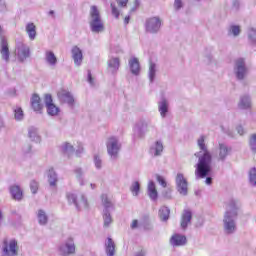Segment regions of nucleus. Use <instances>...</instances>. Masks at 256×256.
<instances>
[{
    "instance_id": "e433bc0d",
    "label": "nucleus",
    "mask_w": 256,
    "mask_h": 256,
    "mask_svg": "<svg viewBox=\"0 0 256 256\" xmlns=\"http://www.w3.org/2000/svg\"><path fill=\"white\" fill-rule=\"evenodd\" d=\"M130 191L134 197L139 196V192L141 191V184L139 181H135L131 184Z\"/></svg>"
},
{
    "instance_id": "b1692460",
    "label": "nucleus",
    "mask_w": 256,
    "mask_h": 256,
    "mask_svg": "<svg viewBox=\"0 0 256 256\" xmlns=\"http://www.w3.org/2000/svg\"><path fill=\"white\" fill-rule=\"evenodd\" d=\"M9 191L15 201H21L23 199V190H21L19 185L10 186Z\"/></svg>"
},
{
    "instance_id": "13d9d810",
    "label": "nucleus",
    "mask_w": 256,
    "mask_h": 256,
    "mask_svg": "<svg viewBox=\"0 0 256 256\" xmlns=\"http://www.w3.org/2000/svg\"><path fill=\"white\" fill-rule=\"evenodd\" d=\"M236 131H237L238 135L242 136L245 133V128H243L241 125H238L236 127Z\"/></svg>"
},
{
    "instance_id": "4be33fe9",
    "label": "nucleus",
    "mask_w": 256,
    "mask_h": 256,
    "mask_svg": "<svg viewBox=\"0 0 256 256\" xmlns=\"http://www.w3.org/2000/svg\"><path fill=\"white\" fill-rule=\"evenodd\" d=\"M47 179L50 187H52V189H56L57 183H59V176H57V172H55V169L50 168L47 171Z\"/></svg>"
},
{
    "instance_id": "3c124183",
    "label": "nucleus",
    "mask_w": 256,
    "mask_h": 256,
    "mask_svg": "<svg viewBox=\"0 0 256 256\" xmlns=\"http://www.w3.org/2000/svg\"><path fill=\"white\" fill-rule=\"evenodd\" d=\"M156 179H157L159 185H161V187H164V188L167 187V181H165V178H163V176L157 174Z\"/></svg>"
},
{
    "instance_id": "5701e85b",
    "label": "nucleus",
    "mask_w": 256,
    "mask_h": 256,
    "mask_svg": "<svg viewBox=\"0 0 256 256\" xmlns=\"http://www.w3.org/2000/svg\"><path fill=\"white\" fill-rule=\"evenodd\" d=\"M147 193L151 201H157L159 193L157 192V187L155 186V182H153V180L148 182Z\"/></svg>"
},
{
    "instance_id": "4c0bfd02",
    "label": "nucleus",
    "mask_w": 256,
    "mask_h": 256,
    "mask_svg": "<svg viewBox=\"0 0 256 256\" xmlns=\"http://www.w3.org/2000/svg\"><path fill=\"white\" fill-rule=\"evenodd\" d=\"M61 149H62V152L65 153L66 155H71V153H74L75 151V148L69 142L63 143L61 146Z\"/></svg>"
},
{
    "instance_id": "bb28decb",
    "label": "nucleus",
    "mask_w": 256,
    "mask_h": 256,
    "mask_svg": "<svg viewBox=\"0 0 256 256\" xmlns=\"http://www.w3.org/2000/svg\"><path fill=\"white\" fill-rule=\"evenodd\" d=\"M121 65V62L119 58H111L108 60V68L110 69L112 74L117 73L119 71V67Z\"/></svg>"
},
{
    "instance_id": "cd10ccee",
    "label": "nucleus",
    "mask_w": 256,
    "mask_h": 256,
    "mask_svg": "<svg viewBox=\"0 0 256 256\" xmlns=\"http://www.w3.org/2000/svg\"><path fill=\"white\" fill-rule=\"evenodd\" d=\"M26 33L31 41H35V37H37V27L34 23H28L26 25Z\"/></svg>"
},
{
    "instance_id": "680f3d73",
    "label": "nucleus",
    "mask_w": 256,
    "mask_h": 256,
    "mask_svg": "<svg viewBox=\"0 0 256 256\" xmlns=\"http://www.w3.org/2000/svg\"><path fill=\"white\" fill-rule=\"evenodd\" d=\"M5 221V215L3 214V210L0 209V225H3Z\"/></svg>"
},
{
    "instance_id": "f3484780",
    "label": "nucleus",
    "mask_w": 256,
    "mask_h": 256,
    "mask_svg": "<svg viewBox=\"0 0 256 256\" xmlns=\"http://www.w3.org/2000/svg\"><path fill=\"white\" fill-rule=\"evenodd\" d=\"M71 54L76 67H81V63H83V51H81L78 46H74L71 50Z\"/></svg>"
},
{
    "instance_id": "f03ea898",
    "label": "nucleus",
    "mask_w": 256,
    "mask_h": 256,
    "mask_svg": "<svg viewBox=\"0 0 256 256\" xmlns=\"http://www.w3.org/2000/svg\"><path fill=\"white\" fill-rule=\"evenodd\" d=\"M226 211L223 218V229L225 235L237 233V217H239V202L230 199L226 202Z\"/></svg>"
},
{
    "instance_id": "f257e3e1",
    "label": "nucleus",
    "mask_w": 256,
    "mask_h": 256,
    "mask_svg": "<svg viewBox=\"0 0 256 256\" xmlns=\"http://www.w3.org/2000/svg\"><path fill=\"white\" fill-rule=\"evenodd\" d=\"M197 145L200 149L194 155L198 159L196 164L195 175L197 179H205L211 173V165L213 163V155L205 144V136H200L197 140Z\"/></svg>"
},
{
    "instance_id": "49530a36",
    "label": "nucleus",
    "mask_w": 256,
    "mask_h": 256,
    "mask_svg": "<svg viewBox=\"0 0 256 256\" xmlns=\"http://www.w3.org/2000/svg\"><path fill=\"white\" fill-rule=\"evenodd\" d=\"M94 165L96 169H103V159L99 156V154L94 155Z\"/></svg>"
},
{
    "instance_id": "4d7b16f0",
    "label": "nucleus",
    "mask_w": 256,
    "mask_h": 256,
    "mask_svg": "<svg viewBox=\"0 0 256 256\" xmlns=\"http://www.w3.org/2000/svg\"><path fill=\"white\" fill-rule=\"evenodd\" d=\"M88 83H90V85H95V80L93 79V76L91 75V70H88Z\"/></svg>"
},
{
    "instance_id": "6e6552de",
    "label": "nucleus",
    "mask_w": 256,
    "mask_h": 256,
    "mask_svg": "<svg viewBox=\"0 0 256 256\" xmlns=\"http://www.w3.org/2000/svg\"><path fill=\"white\" fill-rule=\"evenodd\" d=\"M16 56L18 57V61L23 63L25 60L31 57V49L27 44L18 42L16 44Z\"/></svg>"
},
{
    "instance_id": "09e8293b",
    "label": "nucleus",
    "mask_w": 256,
    "mask_h": 256,
    "mask_svg": "<svg viewBox=\"0 0 256 256\" xmlns=\"http://www.w3.org/2000/svg\"><path fill=\"white\" fill-rule=\"evenodd\" d=\"M110 7H111L112 15L115 17V19H119L120 12L117 6L115 5V3H111Z\"/></svg>"
},
{
    "instance_id": "ea45409f",
    "label": "nucleus",
    "mask_w": 256,
    "mask_h": 256,
    "mask_svg": "<svg viewBox=\"0 0 256 256\" xmlns=\"http://www.w3.org/2000/svg\"><path fill=\"white\" fill-rule=\"evenodd\" d=\"M25 114L23 113V109L21 107L14 108V118L16 121H23Z\"/></svg>"
},
{
    "instance_id": "69168bd1",
    "label": "nucleus",
    "mask_w": 256,
    "mask_h": 256,
    "mask_svg": "<svg viewBox=\"0 0 256 256\" xmlns=\"http://www.w3.org/2000/svg\"><path fill=\"white\" fill-rule=\"evenodd\" d=\"M130 19H131L130 16H126V17L124 18V23H125V25H129Z\"/></svg>"
},
{
    "instance_id": "e2e57ef3",
    "label": "nucleus",
    "mask_w": 256,
    "mask_h": 256,
    "mask_svg": "<svg viewBox=\"0 0 256 256\" xmlns=\"http://www.w3.org/2000/svg\"><path fill=\"white\" fill-rule=\"evenodd\" d=\"M24 153H31V145H26L23 148Z\"/></svg>"
},
{
    "instance_id": "f704fd0d",
    "label": "nucleus",
    "mask_w": 256,
    "mask_h": 256,
    "mask_svg": "<svg viewBox=\"0 0 256 256\" xmlns=\"http://www.w3.org/2000/svg\"><path fill=\"white\" fill-rule=\"evenodd\" d=\"M28 135L31 141H35V143H39L41 141V137L39 136V132L37 128L35 127H30L28 129Z\"/></svg>"
},
{
    "instance_id": "a878e982",
    "label": "nucleus",
    "mask_w": 256,
    "mask_h": 256,
    "mask_svg": "<svg viewBox=\"0 0 256 256\" xmlns=\"http://www.w3.org/2000/svg\"><path fill=\"white\" fill-rule=\"evenodd\" d=\"M105 251L107 256H115V242L112 238L105 241Z\"/></svg>"
},
{
    "instance_id": "ddd939ff",
    "label": "nucleus",
    "mask_w": 256,
    "mask_h": 256,
    "mask_svg": "<svg viewBox=\"0 0 256 256\" xmlns=\"http://www.w3.org/2000/svg\"><path fill=\"white\" fill-rule=\"evenodd\" d=\"M44 102L46 105L48 115H50L51 117H55V116L59 115V111H60L59 107H57L53 103V97L51 96V94L45 95Z\"/></svg>"
},
{
    "instance_id": "0eeeda50",
    "label": "nucleus",
    "mask_w": 256,
    "mask_h": 256,
    "mask_svg": "<svg viewBox=\"0 0 256 256\" xmlns=\"http://www.w3.org/2000/svg\"><path fill=\"white\" fill-rule=\"evenodd\" d=\"M175 183L178 193L183 195V197L187 196V193H189V182H187V178L183 173H178L176 175Z\"/></svg>"
},
{
    "instance_id": "a18cd8bd",
    "label": "nucleus",
    "mask_w": 256,
    "mask_h": 256,
    "mask_svg": "<svg viewBox=\"0 0 256 256\" xmlns=\"http://www.w3.org/2000/svg\"><path fill=\"white\" fill-rule=\"evenodd\" d=\"M74 174H75L76 178L78 179L80 185H85V183H83V169L82 168L74 169Z\"/></svg>"
},
{
    "instance_id": "c03bdc74",
    "label": "nucleus",
    "mask_w": 256,
    "mask_h": 256,
    "mask_svg": "<svg viewBox=\"0 0 256 256\" xmlns=\"http://www.w3.org/2000/svg\"><path fill=\"white\" fill-rule=\"evenodd\" d=\"M249 147H250L251 151L256 153V133L250 135Z\"/></svg>"
},
{
    "instance_id": "473e14b6",
    "label": "nucleus",
    "mask_w": 256,
    "mask_h": 256,
    "mask_svg": "<svg viewBox=\"0 0 256 256\" xmlns=\"http://www.w3.org/2000/svg\"><path fill=\"white\" fill-rule=\"evenodd\" d=\"M37 219L39 225H46L49 222V216H47V212L43 209L38 210Z\"/></svg>"
},
{
    "instance_id": "774afa93",
    "label": "nucleus",
    "mask_w": 256,
    "mask_h": 256,
    "mask_svg": "<svg viewBox=\"0 0 256 256\" xmlns=\"http://www.w3.org/2000/svg\"><path fill=\"white\" fill-rule=\"evenodd\" d=\"M49 15L54 16L55 15V11H53V10L49 11Z\"/></svg>"
},
{
    "instance_id": "a19ab883",
    "label": "nucleus",
    "mask_w": 256,
    "mask_h": 256,
    "mask_svg": "<svg viewBox=\"0 0 256 256\" xmlns=\"http://www.w3.org/2000/svg\"><path fill=\"white\" fill-rule=\"evenodd\" d=\"M248 40L252 45H256V29L255 28L248 29Z\"/></svg>"
},
{
    "instance_id": "9d476101",
    "label": "nucleus",
    "mask_w": 256,
    "mask_h": 256,
    "mask_svg": "<svg viewBox=\"0 0 256 256\" xmlns=\"http://www.w3.org/2000/svg\"><path fill=\"white\" fill-rule=\"evenodd\" d=\"M2 253L4 256H16L17 255V241L16 240H3Z\"/></svg>"
},
{
    "instance_id": "603ef678",
    "label": "nucleus",
    "mask_w": 256,
    "mask_h": 256,
    "mask_svg": "<svg viewBox=\"0 0 256 256\" xmlns=\"http://www.w3.org/2000/svg\"><path fill=\"white\" fill-rule=\"evenodd\" d=\"M171 193H173V190L171 188H167L163 191L162 195L165 197V199H171Z\"/></svg>"
},
{
    "instance_id": "1a4fd4ad",
    "label": "nucleus",
    "mask_w": 256,
    "mask_h": 256,
    "mask_svg": "<svg viewBox=\"0 0 256 256\" xmlns=\"http://www.w3.org/2000/svg\"><path fill=\"white\" fill-rule=\"evenodd\" d=\"M59 253L62 256H69L75 253V240L69 237L59 246Z\"/></svg>"
},
{
    "instance_id": "4468645a",
    "label": "nucleus",
    "mask_w": 256,
    "mask_h": 256,
    "mask_svg": "<svg viewBox=\"0 0 256 256\" xmlns=\"http://www.w3.org/2000/svg\"><path fill=\"white\" fill-rule=\"evenodd\" d=\"M232 151L233 149L231 148V146H228L225 143H219L217 161H221V163H225V161H227V157L231 155Z\"/></svg>"
},
{
    "instance_id": "72a5a7b5",
    "label": "nucleus",
    "mask_w": 256,
    "mask_h": 256,
    "mask_svg": "<svg viewBox=\"0 0 256 256\" xmlns=\"http://www.w3.org/2000/svg\"><path fill=\"white\" fill-rule=\"evenodd\" d=\"M156 75H157V64H155L154 62H150L149 71H148V77H149L150 83H153V81H155Z\"/></svg>"
},
{
    "instance_id": "20e7f679",
    "label": "nucleus",
    "mask_w": 256,
    "mask_h": 256,
    "mask_svg": "<svg viewBox=\"0 0 256 256\" xmlns=\"http://www.w3.org/2000/svg\"><path fill=\"white\" fill-rule=\"evenodd\" d=\"M249 73V69H247V64L245 63V59L238 58L234 62V75L238 81H243L245 77H247Z\"/></svg>"
},
{
    "instance_id": "c9c22d12",
    "label": "nucleus",
    "mask_w": 256,
    "mask_h": 256,
    "mask_svg": "<svg viewBox=\"0 0 256 256\" xmlns=\"http://www.w3.org/2000/svg\"><path fill=\"white\" fill-rule=\"evenodd\" d=\"M170 214H171V210L166 206L161 207L159 209V217H160L161 221H168Z\"/></svg>"
},
{
    "instance_id": "393cba45",
    "label": "nucleus",
    "mask_w": 256,
    "mask_h": 256,
    "mask_svg": "<svg viewBox=\"0 0 256 256\" xmlns=\"http://www.w3.org/2000/svg\"><path fill=\"white\" fill-rule=\"evenodd\" d=\"M193 218V214L189 210H184L182 217H181V228L187 229L189 223H191V219Z\"/></svg>"
},
{
    "instance_id": "7c9ffc66",
    "label": "nucleus",
    "mask_w": 256,
    "mask_h": 256,
    "mask_svg": "<svg viewBox=\"0 0 256 256\" xmlns=\"http://www.w3.org/2000/svg\"><path fill=\"white\" fill-rule=\"evenodd\" d=\"M101 200H102V205L104 207L103 212H111V209H113V202L109 200V197L107 196V194H103L101 196Z\"/></svg>"
},
{
    "instance_id": "dca6fc26",
    "label": "nucleus",
    "mask_w": 256,
    "mask_h": 256,
    "mask_svg": "<svg viewBox=\"0 0 256 256\" xmlns=\"http://www.w3.org/2000/svg\"><path fill=\"white\" fill-rule=\"evenodd\" d=\"M129 69L132 75H135L136 77L140 75L141 73V64L139 63V58L132 57L128 61Z\"/></svg>"
},
{
    "instance_id": "39448f33",
    "label": "nucleus",
    "mask_w": 256,
    "mask_h": 256,
    "mask_svg": "<svg viewBox=\"0 0 256 256\" xmlns=\"http://www.w3.org/2000/svg\"><path fill=\"white\" fill-rule=\"evenodd\" d=\"M68 203L75 205L76 209H87L89 207V203L87 202V198L83 194L77 195L75 193L67 194Z\"/></svg>"
},
{
    "instance_id": "6ab92c4d",
    "label": "nucleus",
    "mask_w": 256,
    "mask_h": 256,
    "mask_svg": "<svg viewBox=\"0 0 256 256\" xmlns=\"http://www.w3.org/2000/svg\"><path fill=\"white\" fill-rule=\"evenodd\" d=\"M158 111L162 119L167 117V113H169V100H167V98H161V100L158 102Z\"/></svg>"
},
{
    "instance_id": "2eb2a0df",
    "label": "nucleus",
    "mask_w": 256,
    "mask_h": 256,
    "mask_svg": "<svg viewBox=\"0 0 256 256\" xmlns=\"http://www.w3.org/2000/svg\"><path fill=\"white\" fill-rule=\"evenodd\" d=\"M160 29H161V20L159 18L152 17L146 21L147 33H158Z\"/></svg>"
},
{
    "instance_id": "052dcab7",
    "label": "nucleus",
    "mask_w": 256,
    "mask_h": 256,
    "mask_svg": "<svg viewBox=\"0 0 256 256\" xmlns=\"http://www.w3.org/2000/svg\"><path fill=\"white\" fill-rule=\"evenodd\" d=\"M130 227H131V229H137V227H139V221L133 220Z\"/></svg>"
},
{
    "instance_id": "79ce46f5",
    "label": "nucleus",
    "mask_w": 256,
    "mask_h": 256,
    "mask_svg": "<svg viewBox=\"0 0 256 256\" xmlns=\"http://www.w3.org/2000/svg\"><path fill=\"white\" fill-rule=\"evenodd\" d=\"M104 227H109L113 223L111 212H103Z\"/></svg>"
},
{
    "instance_id": "aec40b11",
    "label": "nucleus",
    "mask_w": 256,
    "mask_h": 256,
    "mask_svg": "<svg viewBox=\"0 0 256 256\" xmlns=\"http://www.w3.org/2000/svg\"><path fill=\"white\" fill-rule=\"evenodd\" d=\"M163 142L161 140H157L151 147L149 150L150 155H152L153 157H161L162 153H163Z\"/></svg>"
},
{
    "instance_id": "c756f323",
    "label": "nucleus",
    "mask_w": 256,
    "mask_h": 256,
    "mask_svg": "<svg viewBox=\"0 0 256 256\" xmlns=\"http://www.w3.org/2000/svg\"><path fill=\"white\" fill-rule=\"evenodd\" d=\"M45 61L51 67H55L57 65V56H55V53H53V51H46L45 52Z\"/></svg>"
},
{
    "instance_id": "8fccbe9b",
    "label": "nucleus",
    "mask_w": 256,
    "mask_h": 256,
    "mask_svg": "<svg viewBox=\"0 0 256 256\" xmlns=\"http://www.w3.org/2000/svg\"><path fill=\"white\" fill-rule=\"evenodd\" d=\"M221 131L225 133V135H228V137H235V133L229 127L221 126Z\"/></svg>"
},
{
    "instance_id": "6e6d98bb",
    "label": "nucleus",
    "mask_w": 256,
    "mask_h": 256,
    "mask_svg": "<svg viewBox=\"0 0 256 256\" xmlns=\"http://www.w3.org/2000/svg\"><path fill=\"white\" fill-rule=\"evenodd\" d=\"M116 2L119 7H127V3H129V0H116Z\"/></svg>"
},
{
    "instance_id": "c85d7f7f",
    "label": "nucleus",
    "mask_w": 256,
    "mask_h": 256,
    "mask_svg": "<svg viewBox=\"0 0 256 256\" xmlns=\"http://www.w3.org/2000/svg\"><path fill=\"white\" fill-rule=\"evenodd\" d=\"M31 105L34 111H41L43 109V105L41 104V98L39 95L34 94L31 98Z\"/></svg>"
},
{
    "instance_id": "864d4df0",
    "label": "nucleus",
    "mask_w": 256,
    "mask_h": 256,
    "mask_svg": "<svg viewBox=\"0 0 256 256\" xmlns=\"http://www.w3.org/2000/svg\"><path fill=\"white\" fill-rule=\"evenodd\" d=\"M181 7H183V1L175 0L174 1V9H176V11H179V9H181Z\"/></svg>"
},
{
    "instance_id": "338daca9",
    "label": "nucleus",
    "mask_w": 256,
    "mask_h": 256,
    "mask_svg": "<svg viewBox=\"0 0 256 256\" xmlns=\"http://www.w3.org/2000/svg\"><path fill=\"white\" fill-rule=\"evenodd\" d=\"M83 152V148H79L77 151H76V155H81V153Z\"/></svg>"
},
{
    "instance_id": "de8ad7c7",
    "label": "nucleus",
    "mask_w": 256,
    "mask_h": 256,
    "mask_svg": "<svg viewBox=\"0 0 256 256\" xmlns=\"http://www.w3.org/2000/svg\"><path fill=\"white\" fill-rule=\"evenodd\" d=\"M30 189H31L33 195H35V193H37V191H39V182L32 180L30 182Z\"/></svg>"
},
{
    "instance_id": "bf43d9fd",
    "label": "nucleus",
    "mask_w": 256,
    "mask_h": 256,
    "mask_svg": "<svg viewBox=\"0 0 256 256\" xmlns=\"http://www.w3.org/2000/svg\"><path fill=\"white\" fill-rule=\"evenodd\" d=\"M0 11L1 13H5V11H7V4L5 2L0 3Z\"/></svg>"
},
{
    "instance_id": "a211bd4d",
    "label": "nucleus",
    "mask_w": 256,
    "mask_h": 256,
    "mask_svg": "<svg viewBox=\"0 0 256 256\" xmlns=\"http://www.w3.org/2000/svg\"><path fill=\"white\" fill-rule=\"evenodd\" d=\"M170 244L172 247H183V245H187V237L181 234H174L170 238Z\"/></svg>"
},
{
    "instance_id": "412c9836",
    "label": "nucleus",
    "mask_w": 256,
    "mask_h": 256,
    "mask_svg": "<svg viewBox=\"0 0 256 256\" xmlns=\"http://www.w3.org/2000/svg\"><path fill=\"white\" fill-rule=\"evenodd\" d=\"M0 53L2 55V59L6 61V63H9V43L7 42V39L2 38L0 42Z\"/></svg>"
},
{
    "instance_id": "37998d69",
    "label": "nucleus",
    "mask_w": 256,
    "mask_h": 256,
    "mask_svg": "<svg viewBox=\"0 0 256 256\" xmlns=\"http://www.w3.org/2000/svg\"><path fill=\"white\" fill-rule=\"evenodd\" d=\"M249 183L252 187H256V168H252L249 171Z\"/></svg>"
},
{
    "instance_id": "5fc2aeb1",
    "label": "nucleus",
    "mask_w": 256,
    "mask_h": 256,
    "mask_svg": "<svg viewBox=\"0 0 256 256\" xmlns=\"http://www.w3.org/2000/svg\"><path fill=\"white\" fill-rule=\"evenodd\" d=\"M239 7H241V2H239V0H234L232 4V9H234V11H239Z\"/></svg>"
},
{
    "instance_id": "2f4dec72",
    "label": "nucleus",
    "mask_w": 256,
    "mask_h": 256,
    "mask_svg": "<svg viewBox=\"0 0 256 256\" xmlns=\"http://www.w3.org/2000/svg\"><path fill=\"white\" fill-rule=\"evenodd\" d=\"M238 107L240 109H251V98L248 95L240 97Z\"/></svg>"
},
{
    "instance_id": "0e129e2a",
    "label": "nucleus",
    "mask_w": 256,
    "mask_h": 256,
    "mask_svg": "<svg viewBox=\"0 0 256 256\" xmlns=\"http://www.w3.org/2000/svg\"><path fill=\"white\" fill-rule=\"evenodd\" d=\"M205 183L206 185H211V183H213V179L211 177H207Z\"/></svg>"
},
{
    "instance_id": "f8f14e48",
    "label": "nucleus",
    "mask_w": 256,
    "mask_h": 256,
    "mask_svg": "<svg viewBox=\"0 0 256 256\" xmlns=\"http://www.w3.org/2000/svg\"><path fill=\"white\" fill-rule=\"evenodd\" d=\"M151 129H155V126H153L150 122L147 121H141L136 126L134 133L136 137H145V133H149Z\"/></svg>"
},
{
    "instance_id": "423d86ee",
    "label": "nucleus",
    "mask_w": 256,
    "mask_h": 256,
    "mask_svg": "<svg viewBox=\"0 0 256 256\" xmlns=\"http://www.w3.org/2000/svg\"><path fill=\"white\" fill-rule=\"evenodd\" d=\"M106 147L111 159H116L117 155H119V151L121 150V143H119V139L115 136L108 138Z\"/></svg>"
},
{
    "instance_id": "7ed1b4c3",
    "label": "nucleus",
    "mask_w": 256,
    "mask_h": 256,
    "mask_svg": "<svg viewBox=\"0 0 256 256\" xmlns=\"http://www.w3.org/2000/svg\"><path fill=\"white\" fill-rule=\"evenodd\" d=\"M89 25L92 33L99 34L105 31V23H103V19H101V13H99L97 6H91L90 8Z\"/></svg>"
},
{
    "instance_id": "58836bf2",
    "label": "nucleus",
    "mask_w": 256,
    "mask_h": 256,
    "mask_svg": "<svg viewBox=\"0 0 256 256\" xmlns=\"http://www.w3.org/2000/svg\"><path fill=\"white\" fill-rule=\"evenodd\" d=\"M241 34V27L237 25H232L229 27L228 35H233V37H239Z\"/></svg>"
},
{
    "instance_id": "9b49d317",
    "label": "nucleus",
    "mask_w": 256,
    "mask_h": 256,
    "mask_svg": "<svg viewBox=\"0 0 256 256\" xmlns=\"http://www.w3.org/2000/svg\"><path fill=\"white\" fill-rule=\"evenodd\" d=\"M57 97L60 103H66V105H69V107H73V105H75V98L73 97V94L69 92V90H59Z\"/></svg>"
}]
</instances>
